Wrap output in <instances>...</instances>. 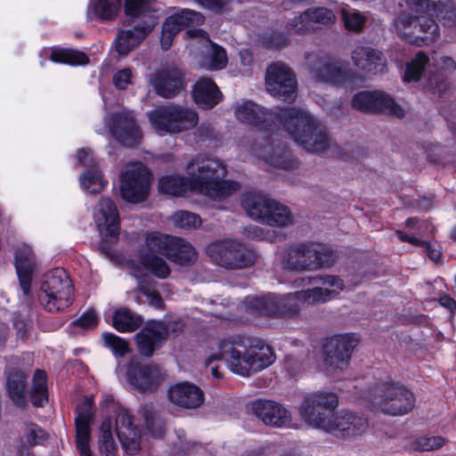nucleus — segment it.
I'll return each instance as SVG.
<instances>
[{
	"label": "nucleus",
	"mask_w": 456,
	"mask_h": 456,
	"mask_svg": "<svg viewBox=\"0 0 456 456\" xmlns=\"http://www.w3.org/2000/svg\"><path fill=\"white\" fill-rule=\"evenodd\" d=\"M14 329L19 338H24L30 329V322L25 319H15L13 322Z\"/></svg>",
	"instance_id": "obj_61"
},
{
	"label": "nucleus",
	"mask_w": 456,
	"mask_h": 456,
	"mask_svg": "<svg viewBox=\"0 0 456 456\" xmlns=\"http://www.w3.org/2000/svg\"><path fill=\"white\" fill-rule=\"evenodd\" d=\"M26 377L22 372L15 371L7 376L6 389L11 400L19 407H23L25 399Z\"/></svg>",
	"instance_id": "obj_35"
},
{
	"label": "nucleus",
	"mask_w": 456,
	"mask_h": 456,
	"mask_svg": "<svg viewBox=\"0 0 456 456\" xmlns=\"http://www.w3.org/2000/svg\"><path fill=\"white\" fill-rule=\"evenodd\" d=\"M191 38L199 39V43L204 47V55L200 66L208 70H219L226 67L227 56L225 50L213 43L208 34L198 28H190L186 32Z\"/></svg>",
	"instance_id": "obj_25"
},
{
	"label": "nucleus",
	"mask_w": 456,
	"mask_h": 456,
	"mask_svg": "<svg viewBox=\"0 0 456 456\" xmlns=\"http://www.w3.org/2000/svg\"><path fill=\"white\" fill-rule=\"evenodd\" d=\"M142 415L145 419L146 428L153 438H159L165 433V425L163 420L156 415L153 408L145 405L142 408Z\"/></svg>",
	"instance_id": "obj_47"
},
{
	"label": "nucleus",
	"mask_w": 456,
	"mask_h": 456,
	"mask_svg": "<svg viewBox=\"0 0 456 456\" xmlns=\"http://www.w3.org/2000/svg\"><path fill=\"white\" fill-rule=\"evenodd\" d=\"M188 178L181 175H164L159 180V190L168 195L183 196L198 192L214 200H221L240 188L239 183L223 180L225 167L216 159L197 157L187 167Z\"/></svg>",
	"instance_id": "obj_2"
},
{
	"label": "nucleus",
	"mask_w": 456,
	"mask_h": 456,
	"mask_svg": "<svg viewBox=\"0 0 456 456\" xmlns=\"http://www.w3.org/2000/svg\"><path fill=\"white\" fill-rule=\"evenodd\" d=\"M149 82L156 93L171 98L184 90L186 83L183 71L174 65H161L150 74Z\"/></svg>",
	"instance_id": "obj_19"
},
{
	"label": "nucleus",
	"mask_w": 456,
	"mask_h": 456,
	"mask_svg": "<svg viewBox=\"0 0 456 456\" xmlns=\"http://www.w3.org/2000/svg\"><path fill=\"white\" fill-rule=\"evenodd\" d=\"M83 329H92L98 324V316L93 310L86 311L78 320L74 322Z\"/></svg>",
	"instance_id": "obj_60"
},
{
	"label": "nucleus",
	"mask_w": 456,
	"mask_h": 456,
	"mask_svg": "<svg viewBox=\"0 0 456 456\" xmlns=\"http://www.w3.org/2000/svg\"><path fill=\"white\" fill-rule=\"evenodd\" d=\"M151 127L159 134H178L193 128L198 123V114L191 108L167 104L147 112Z\"/></svg>",
	"instance_id": "obj_8"
},
{
	"label": "nucleus",
	"mask_w": 456,
	"mask_h": 456,
	"mask_svg": "<svg viewBox=\"0 0 456 456\" xmlns=\"http://www.w3.org/2000/svg\"><path fill=\"white\" fill-rule=\"evenodd\" d=\"M105 123L110 134L125 146L133 147L142 139L132 111L109 115L105 118Z\"/></svg>",
	"instance_id": "obj_21"
},
{
	"label": "nucleus",
	"mask_w": 456,
	"mask_h": 456,
	"mask_svg": "<svg viewBox=\"0 0 456 456\" xmlns=\"http://www.w3.org/2000/svg\"><path fill=\"white\" fill-rule=\"evenodd\" d=\"M168 397L175 405L186 409L198 408L202 404L204 399L201 389L187 382L179 383L170 387Z\"/></svg>",
	"instance_id": "obj_31"
},
{
	"label": "nucleus",
	"mask_w": 456,
	"mask_h": 456,
	"mask_svg": "<svg viewBox=\"0 0 456 456\" xmlns=\"http://www.w3.org/2000/svg\"><path fill=\"white\" fill-rule=\"evenodd\" d=\"M152 175L142 162L128 164L120 175V193L123 200L138 204L147 200Z\"/></svg>",
	"instance_id": "obj_13"
},
{
	"label": "nucleus",
	"mask_w": 456,
	"mask_h": 456,
	"mask_svg": "<svg viewBox=\"0 0 456 456\" xmlns=\"http://www.w3.org/2000/svg\"><path fill=\"white\" fill-rule=\"evenodd\" d=\"M93 417V401L86 398L77 407L76 418V444L80 456H93L90 447V422Z\"/></svg>",
	"instance_id": "obj_28"
},
{
	"label": "nucleus",
	"mask_w": 456,
	"mask_h": 456,
	"mask_svg": "<svg viewBox=\"0 0 456 456\" xmlns=\"http://www.w3.org/2000/svg\"><path fill=\"white\" fill-rule=\"evenodd\" d=\"M265 86L270 94L284 102H292L297 96L296 76L282 62H275L267 68Z\"/></svg>",
	"instance_id": "obj_16"
},
{
	"label": "nucleus",
	"mask_w": 456,
	"mask_h": 456,
	"mask_svg": "<svg viewBox=\"0 0 456 456\" xmlns=\"http://www.w3.org/2000/svg\"><path fill=\"white\" fill-rule=\"evenodd\" d=\"M102 338L106 346L110 348L115 354L125 355L128 352L127 342L112 333H103Z\"/></svg>",
	"instance_id": "obj_55"
},
{
	"label": "nucleus",
	"mask_w": 456,
	"mask_h": 456,
	"mask_svg": "<svg viewBox=\"0 0 456 456\" xmlns=\"http://www.w3.org/2000/svg\"><path fill=\"white\" fill-rule=\"evenodd\" d=\"M334 262L333 251L318 243H299L290 246L282 256V267L293 272H313Z\"/></svg>",
	"instance_id": "obj_7"
},
{
	"label": "nucleus",
	"mask_w": 456,
	"mask_h": 456,
	"mask_svg": "<svg viewBox=\"0 0 456 456\" xmlns=\"http://www.w3.org/2000/svg\"><path fill=\"white\" fill-rule=\"evenodd\" d=\"M115 430L122 449L130 455L136 454L142 448V433L134 422V416L124 407L116 411Z\"/></svg>",
	"instance_id": "obj_22"
},
{
	"label": "nucleus",
	"mask_w": 456,
	"mask_h": 456,
	"mask_svg": "<svg viewBox=\"0 0 456 456\" xmlns=\"http://www.w3.org/2000/svg\"><path fill=\"white\" fill-rule=\"evenodd\" d=\"M151 5V0H125V12L130 19H143L142 25H145L150 20V15L158 19Z\"/></svg>",
	"instance_id": "obj_39"
},
{
	"label": "nucleus",
	"mask_w": 456,
	"mask_h": 456,
	"mask_svg": "<svg viewBox=\"0 0 456 456\" xmlns=\"http://www.w3.org/2000/svg\"><path fill=\"white\" fill-rule=\"evenodd\" d=\"M156 25L157 18L150 15V20L145 25L136 24L132 29L119 32L116 38V49L118 54L126 55L138 46Z\"/></svg>",
	"instance_id": "obj_30"
},
{
	"label": "nucleus",
	"mask_w": 456,
	"mask_h": 456,
	"mask_svg": "<svg viewBox=\"0 0 456 456\" xmlns=\"http://www.w3.org/2000/svg\"><path fill=\"white\" fill-rule=\"evenodd\" d=\"M439 303L442 306L453 312L456 310V301L450 296H443L439 298Z\"/></svg>",
	"instance_id": "obj_64"
},
{
	"label": "nucleus",
	"mask_w": 456,
	"mask_h": 456,
	"mask_svg": "<svg viewBox=\"0 0 456 456\" xmlns=\"http://www.w3.org/2000/svg\"><path fill=\"white\" fill-rule=\"evenodd\" d=\"M111 428L112 424L110 419L103 420L100 427L99 451L102 456H117V447Z\"/></svg>",
	"instance_id": "obj_43"
},
{
	"label": "nucleus",
	"mask_w": 456,
	"mask_h": 456,
	"mask_svg": "<svg viewBox=\"0 0 456 456\" xmlns=\"http://www.w3.org/2000/svg\"><path fill=\"white\" fill-rule=\"evenodd\" d=\"M253 413L265 425L291 427V414L281 404L273 401L258 400L252 403Z\"/></svg>",
	"instance_id": "obj_27"
},
{
	"label": "nucleus",
	"mask_w": 456,
	"mask_h": 456,
	"mask_svg": "<svg viewBox=\"0 0 456 456\" xmlns=\"http://www.w3.org/2000/svg\"><path fill=\"white\" fill-rule=\"evenodd\" d=\"M265 44L271 48H281L289 45V38L281 32H273L265 38Z\"/></svg>",
	"instance_id": "obj_58"
},
{
	"label": "nucleus",
	"mask_w": 456,
	"mask_h": 456,
	"mask_svg": "<svg viewBox=\"0 0 456 456\" xmlns=\"http://www.w3.org/2000/svg\"><path fill=\"white\" fill-rule=\"evenodd\" d=\"M428 57L423 52H419L407 64L403 80L406 82L419 80L424 68L428 64Z\"/></svg>",
	"instance_id": "obj_50"
},
{
	"label": "nucleus",
	"mask_w": 456,
	"mask_h": 456,
	"mask_svg": "<svg viewBox=\"0 0 456 456\" xmlns=\"http://www.w3.org/2000/svg\"><path fill=\"white\" fill-rule=\"evenodd\" d=\"M50 59L53 62L69 65H84L88 62V57L82 52L73 49L53 48Z\"/></svg>",
	"instance_id": "obj_40"
},
{
	"label": "nucleus",
	"mask_w": 456,
	"mask_h": 456,
	"mask_svg": "<svg viewBox=\"0 0 456 456\" xmlns=\"http://www.w3.org/2000/svg\"><path fill=\"white\" fill-rule=\"evenodd\" d=\"M73 286L69 275L62 268H55L44 276L39 300L49 312L67 308L72 301Z\"/></svg>",
	"instance_id": "obj_12"
},
{
	"label": "nucleus",
	"mask_w": 456,
	"mask_h": 456,
	"mask_svg": "<svg viewBox=\"0 0 456 456\" xmlns=\"http://www.w3.org/2000/svg\"><path fill=\"white\" fill-rule=\"evenodd\" d=\"M126 376L131 385L143 392L157 389L163 379V374L158 366L139 362L128 364Z\"/></svg>",
	"instance_id": "obj_26"
},
{
	"label": "nucleus",
	"mask_w": 456,
	"mask_h": 456,
	"mask_svg": "<svg viewBox=\"0 0 456 456\" xmlns=\"http://www.w3.org/2000/svg\"><path fill=\"white\" fill-rule=\"evenodd\" d=\"M94 219L102 240L107 244L118 241L119 216L110 198H102L94 210Z\"/></svg>",
	"instance_id": "obj_20"
},
{
	"label": "nucleus",
	"mask_w": 456,
	"mask_h": 456,
	"mask_svg": "<svg viewBox=\"0 0 456 456\" xmlns=\"http://www.w3.org/2000/svg\"><path fill=\"white\" fill-rule=\"evenodd\" d=\"M406 225L409 228L419 230V234L422 233V230H428L429 225L425 221H419L417 218H409L406 221Z\"/></svg>",
	"instance_id": "obj_63"
},
{
	"label": "nucleus",
	"mask_w": 456,
	"mask_h": 456,
	"mask_svg": "<svg viewBox=\"0 0 456 456\" xmlns=\"http://www.w3.org/2000/svg\"><path fill=\"white\" fill-rule=\"evenodd\" d=\"M352 106L361 111H379L401 118L403 110L382 91H363L354 94Z\"/></svg>",
	"instance_id": "obj_23"
},
{
	"label": "nucleus",
	"mask_w": 456,
	"mask_h": 456,
	"mask_svg": "<svg viewBox=\"0 0 456 456\" xmlns=\"http://www.w3.org/2000/svg\"><path fill=\"white\" fill-rule=\"evenodd\" d=\"M411 12L401 13L395 20L397 34L417 46L428 45L439 37L436 16L444 26L456 23V3L452 0H405Z\"/></svg>",
	"instance_id": "obj_3"
},
{
	"label": "nucleus",
	"mask_w": 456,
	"mask_h": 456,
	"mask_svg": "<svg viewBox=\"0 0 456 456\" xmlns=\"http://www.w3.org/2000/svg\"><path fill=\"white\" fill-rule=\"evenodd\" d=\"M312 77L319 82L342 86L352 79V71L347 64L330 57H315L309 62Z\"/></svg>",
	"instance_id": "obj_18"
},
{
	"label": "nucleus",
	"mask_w": 456,
	"mask_h": 456,
	"mask_svg": "<svg viewBox=\"0 0 456 456\" xmlns=\"http://www.w3.org/2000/svg\"><path fill=\"white\" fill-rule=\"evenodd\" d=\"M159 322L163 327L164 342L170 335H176L177 333L181 332L184 327V323L179 319L169 321L167 323L162 322Z\"/></svg>",
	"instance_id": "obj_59"
},
{
	"label": "nucleus",
	"mask_w": 456,
	"mask_h": 456,
	"mask_svg": "<svg viewBox=\"0 0 456 456\" xmlns=\"http://www.w3.org/2000/svg\"><path fill=\"white\" fill-rule=\"evenodd\" d=\"M242 206L249 217L268 225L285 227L293 223L292 215L287 207L262 193H246Z\"/></svg>",
	"instance_id": "obj_10"
},
{
	"label": "nucleus",
	"mask_w": 456,
	"mask_h": 456,
	"mask_svg": "<svg viewBox=\"0 0 456 456\" xmlns=\"http://www.w3.org/2000/svg\"><path fill=\"white\" fill-rule=\"evenodd\" d=\"M355 68L367 73L382 72L385 67L382 53L373 48L357 45L351 53Z\"/></svg>",
	"instance_id": "obj_32"
},
{
	"label": "nucleus",
	"mask_w": 456,
	"mask_h": 456,
	"mask_svg": "<svg viewBox=\"0 0 456 456\" xmlns=\"http://www.w3.org/2000/svg\"><path fill=\"white\" fill-rule=\"evenodd\" d=\"M446 443L440 435H423L410 439L406 447L414 452H432L442 448Z\"/></svg>",
	"instance_id": "obj_36"
},
{
	"label": "nucleus",
	"mask_w": 456,
	"mask_h": 456,
	"mask_svg": "<svg viewBox=\"0 0 456 456\" xmlns=\"http://www.w3.org/2000/svg\"><path fill=\"white\" fill-rule=\"evenodd\" d=\"M372 406L386 414L401 416L410 412L415 405L413 393L396 383H380L370 393Z\"/></svg>",
	"instance_id": "obj_9"
},
{
	"label": "nucleus",
	"mask_w": 456,
	"mask_h": 456,
	"mask_svg": "<svg viewBox=\"0 0 456 456\" xmlns=\"http://www.w3.org/2000/svg\"><path fill=\"white\" fill-rule=\"evenodd\" d=\"M31 401L36 406H43L47 402L46 373L37 370L33 378Z\"/></svg>",
	"instance_id": "obj_45"
},
{
	"label": "nucleus",
	"mask_w": 456,
	"mask_h": 456,
	"mask_svg": "<svg viewBox=\"0 0 456 456\" xmlns=\"http://www.w3.org/2000/svg\"><path fill=\"white\" fill-rule=\"evenodd\" d=\"M204 17L201 13L183 9L180 12L169 16L163 24L160 36V45L165 51L170 49L175 35L184 27L202 24Z\"/></svg>",
	"instance_id": "obj_24"
},
{
	"label": "nucleus",
	"mask_w": 456,
	"mask_h": 456,
	"mask_svg": "<svg viewBox=\"0 0 456 456\" xmlns=\"http://www.w3.org/2000/svg\"><path fill=\"white\" fill-rule=\"evenodd\" d=\"M163 327L159 322H152L136 337L139 352L151 356L163 343Z\"/></svg>",
	"instance_id": "obj_34"
},
{
	"label": "nucleus",
	"mask_w": 456,
	"mask_h": 456,
	"mask_svg": "<svg viewBox=\"0 0 456 456\" xmlns=\"http://www.w3.org/2000/svg\"><path fill=\"white\" fill-rule=\"evenodd\" d=\"M77 159L81 165H91L94 162L92 151L89 149H81L77 152Z\"/></svg>",
	"instance_id": "obj_62"
},
{
	"label": "nucleus",
	"mask_w": 456,
	"mask_h": 456,
	"mask_svg": "<svg viewBox=\"0 0 456 456\" xmlns=\"http://www.w3.org/2000/svg\"><path fill=\"white\" fill-rule=\"evenodd\" d=\"M307 14L308 13H306L305 11H304L298 15H296L293 18L289 19L286 23V28L289 31L299 35H305L312 32Z\"/></svg>",
	"instance_id": "obj_54"
},
{
	"label": "nucleus",
	"mask_w": 456,
	"mask_h": 456,
	"mask_svg": "<svg viewBox=\"0 0 456 456\" xmlns=\"http://www.w3.org/2000/svg\"><path fill=\"white\" fill-rule=\"evenodd\" d=\"M80 184L85 191L92 194L100 193L105 187L102 175L98 170L87 171L82 174Z\"/></svg>",
	"instance_id": "obj_48"
},
{
	"label": "nucleus",
	"mask_w": 456,
	"mask_h": 456,
	"mask_svg": "<svg viewBox=\"0 0 456 456\" xmlns=\"http://www.w3.org/2000/svg\"><path fill=\"white\" fill-rule=\"evenodd\" d=\"M338 404L334 393L316 392L305 397L298 412L308 426L342 438L362 436L369 429V421L363 415L351 411L334 415Z\"/></svg>",
	"instance_id": "obj_5"
},
{
	"label": "nucleus",
	"mask_w": 456,
	"mask_h": 456,
	"mask_svg": "<svg viewBox=\"0 0 456 456\" xmlns=\"http://www.w3.org/2000/svg\"><path fill=\"white\" fill-rule=\"evenodd\" d=\"M240 144L249 155L263 159L274 167L289 170L297 165L282 149L274 147L273 140L264 136L260 131L254 137L253 142L248 139L242 140Z\"/></svg>",
	"instance_id": "obj_15"
},
{
	"label": "nucleus",
	"mask_w": 456,
	"mask_h": 456,
	"mask_svg": "<svg viewBox=\"0 0 456 456\" xmlns=\"http://www.w3.org/2000/svg\"><path fill=\"white\" fill-rule=\"evenodd\" d=\"M339 13L346 29L349 31L360 32L367 21V17L354 9L342 8Z\"/></svg>",
	"instance_id": "obj_46"
},
{
	"label": "nucleus",
	"mask_w": 456,
	"mask_h": 456,
	"mask_svg": "<svg viewBox=\"0 0 456 456\" xmlns=\"http://www.w3.org/2000/svg\"><path fill=\"white\" fill-rule=\"evenodd\" d=\"M173 244L170 250L173 255L169 256V260L180 265L189 264L196 260L197 252L189 242L181 238L174 237Z\"/></svg>",
	"instance_id": "obj_37"
},
{
	"label": "nucleus",
	"mask_w": 456,
	"mask_h": 456,
	"mask_svg": "<svg viewBox=\"0 0 456 456\" xmlns=\"http://www.w3.org/2000/svg\"><path fill=\"white\" fill-rule=\"evenodd\" d=\"M146 274L147 273H144V276H142V273H138V278H136L138 281V289L140 292L146 297L147 303L151 306L156 309H161L164 305L163 299L156 293Z\"/></svg>",
	"instance_id": "obj_49"
},
{
	"label": "nucleus",
	"mask_w": 456,
	"mask_h": 456,
	"mask_svg": "<svg viewBox=\"0 0 456 456\" xmlns=\"http://www.w3.org/2000/svg\"><path fill=\"white\" fill-rule=\"evenodd\" d=\"M312 289H303L299 291V297L304 304L319 305L330 301V295L332 291H323L319 285H312Z\"/></svg>",
	"instance_id": "obj_52"
},
{
	"label": "nucleus",
	"mask_w": 456,
	"mask_h": 456,
	"mask_svg": "<svg viewBox=\"0 0 456 456\" xmlns=\"http://www.w3.org/2000/svg\"><path fill=\"white\" fill-rule=\"evenodd\" d=\"M132 70L128 68L122 69L117 71L112 77L114 86L119 89L124 90L128 85L132 83Z\"/></svg>",
	"instance_id": "obj_57"
},
{
	"label": "nucleus",
	"mask_w": 456,
	"mask_h": 456,
	"mask_svg": "<svg viewBox=\"0 0 456 456\" xmlns=\"http://www.w3.org/2000/svg\"><path fill=\"white\" fill-rule=\"evenodd\" d=\"M305 12L308 13L307 17L312 31L331 25L336 20L333 12L325 7L309 8L305 10Z\"/></svg>",
	"instance_id": "obj_44"
},
{
	"label": "nucleus",
	"mask_w": 456,
	"mask_h": 456,
	"mask_svg": "<svg viewBox=\"0 0 456 456\" xmlns=\"http://www.w3.org/2000/svg\"><path fill=\"white\" fill-rule=\"evenodd\" d=\"M36 266V257L31 248L26 244L20 246L15 251V268L20 288L25 296L30 294Z\"/></svg>",
	"instance_id": "obj_29"
},
{
	"label": "nucleus",
	"mask_w": 456,
	"mask_h": 456,
	"mask_svg": "<svg viewBox=\"0 0 456 456\" xmlns=\"http://www.w3.org/2000/svg\"><path fill=\"white\" fill-rule=\"evenodd\" d=\"M171 221L175 227L186 230L197 229L202 223L199 215L186 210H179L174 213Z\"/></svg>",
	"instance_id": "obj_51"
},
{
	"label": "nucleus",
	"mask_w": 456,
	"mask_h": 456,
	"mask_svg": "<svg viewBox=\"0 0 456 456\" xmlns=\"http://www.w3.org/2000/svg\"><path fill=\"white\" fill-rule=\"evenodd\" d=\"M173 236L162 234L157 232H151L146 236V250L141 256L140 261L132 260L129 266L132 274L138 278V273L144 276V273H151L160 279L167 278L170 273V269L167 263L155 254H161L167 258L172 256L170 251L173 244Z\"/></svg>",
	"instance_id": "obj_6"
},
{
	"label": "nucleus",
	"mask_w": 456,
	"mask_h": 456,
	"mask_svg": "<svg viewBox=\"0 0 456 456\" xmlns=\"http://www.w3.org/2000/svg\"><path fill=\"white\" fill-rule=\"evenodd\" d=\"M206 252L213 263L228 270L249 267L256 260V252L235 240H221L210 243Z\"/></svg>",
	"instance_id": "obj_11"
},
{
	"label": "nucleus",
	"mask_w": 456,
	"mask_h": 456,
	"mask_svg": "<svg viewBox=\"0 0 456 456\" xmlns=\"http://www.w3.org/2000/svg\"><path fill=\"white\" fill-rule=\"evenodd\" d=\"M298 295L299 291L283 296L269 294L261 297H249L246 299V304L251 311L265 315L289 317L296 315L304 304Z\"/></svg>",
	"instance_id": "obj_14"
},
{
	"label": "nucleus",
	"mask_w": 456,
	"mask_h": 456,
	"mask_svg": "<svg viewBox=\"0 0 456 456\" xmlns=\"http://www.w3.org/2000/svg\"><path fill=\"white\" fill-rule=\"evenodd\" d=\"M23 437L29 445H37L46 438V433L39 426L29 423L24 428Z\"/></svg>",
	"instance_id": "obj_56"
},
{
	"label": "nucleus",
	"mask_w": 456,
	"mask_h": 456,
	"mask_svg": "<svg viewBox=\"0 0 456 456\" xmlns=\"http://www.w3.org/2000/svg\"><path fill=\"white\" fill-rule=\"evenodd\" d=\"M114 328L120 332L134 331L142 323L139 316L133 314L126 308H119L115 311L112 317Z\"/></svg>",
	"instance_id": "obj_41"
},
{
	"label": "nucleus",
	"mask_w": 456,
	"mask_h": 456,
	"mask_svg": "<svg viewBox=\"0 0 456 456\" xmlns=\"http://www.w3.org/2000/svg\"><path fill=\"white\" fill-rule=\"evenodd\" d=\"M357 344L352 335L335 336L328 339L324 346L326 371L335 375L347 368L351 354Z\"/></svg>",
	"instance_id": "obj_17"
},
{
	"label": "nucleus",
	"mask_w": 456,
	"mask_h": 456,
	"mask_svg": "<svg viewBox=\"0 0 456 456\" xmlns=\"http://www.w3.org/2000/svg\"><path fill=\"white\" fill-rule=\"evenodd\" d=\"M224 360L234 374L248 377L275 361L273 349L263 341L244 335H233L212 341L205 355V364Z\"/></svg>",
	"instance_id": "obj_4"
},
{
	"label": "nucleus",
	"mask_w": 456,
	"mask_h": 456,
	"mask_svg": "<svg viewBox=\"0 0 456 456\" xmlns=\"http://www.w3.org/2000/svg\"><path fill=\"white\" fill-rule=\"evenodd\" d=\"M192 97L200 108L211 109L222 101L223 94L211 78L201 77L193 86Z\"/></svg>",
	"instance_id": "obj_33"
},
{
	"label": "nucleus",
	"mask_w": 456,
	"mask_h": 456,
	"mask_svg": "<svg viewBox=\"0 0 456 456\" xmlns=\"http://www.w3.org/2000/svg\"><path fill=\"white\" fill-rule=\"evenodd\" d=\"M305 285H319L323 291H332L330 299L335 298L345 289L344 281L335 275L314 276L312 278L303 279Z\"/></svg>",
	"instance_id": "obj_38"
},
{
	"label": "nucleus",
	"mask_w": 456,
	"mask_h": 456,
	"mask_svg": "<svg viewBox=\"0 0 456 456\" xmlns=\"http://www.w3.org/2000/svg\"><path fill=\"white\" fill-rule=\"evenodd\" d=\"M121 7V0H91L89 10L101 20L114 19Z\"/></svg>",
	"instance_id": "obj_42"
},
{
	"label": "nucleus",
	"mask_w": 456,
	"mask_h": 456,
	"mask_svg": "<svg viewBox=\"0 0 456 456\" xmlns=\"http://www.w3.org/2000/svg\"><path fill=\"white\" fill-rule=\"evenodd\" d=\"M396 235L398 239L402 241H407L412 245L416 246H421L423 245L425 247V250L429 256V258L433 261H438L441 257V249L440 247L436 244H431V243H425L422 240L419 238L413 236V235H407L406 233L397 231Z\"/></svg>",
	"instance_id": "obj_53"
},
{
	"label": "nucleus",
	"mask_w": 456,
	"mask_h": 456,
	"mask_svg": "<svg viewBox=\"0 0 456 456\" xmlns=\"http://www.w3.org/2000/svg\"><path fill=\"white\" fill-rule=\"evenodd\" d=\"M235 116L240 122L272 132L277 119L294 142L309 152L323 153L330 145L325 129L305 109L285 108L277 114L252 102H243L235 108Z\"/></svg>",
	"instance_id": "obj_1"
}]
</instances>
